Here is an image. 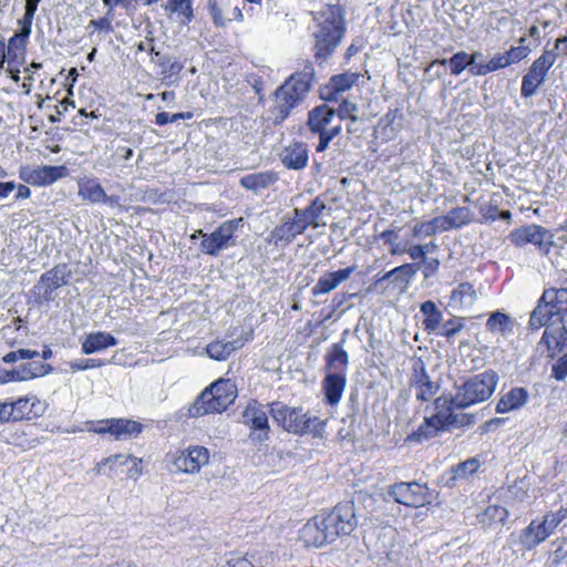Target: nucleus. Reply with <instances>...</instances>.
<instances>
[{
    "label": "nucleus",
    "mask_w": 567,
    "mask_h": 567,
    "mask_svg": "<svg viewBox=\"0 0 567 567\" xmlns=\"http://www.w3.org/2000/svg\"><path fill=\"white\" fill-rule=\"evenodd\" d=\"M69 364H70L71 370L74 372V371H80V370L99 368V367L104 365V362L100 359H78V360L71 361Z\"/></svg>",
    "instance_id": "51"
},
{
    "label": "nucleus",
    "mask_w": 567,
    "mask_h": 567,
    "mask_svg": "<svg viewBox=\"0 0 567 567\" xmlns=\"http://www.w3.org/2000/svg\"><path fill=\"white\" fill-rule=\"evenodd\" d=\"M209 452L204 446H189L174 458L177 471L188 474L198 473L200 467L208 464Z\"/></svg>",
    "instance_id": "15"
},
{
    "label": "nucleus",
    "mask_w": 567,
    "mask_h": 567,
    "mask_svg": "<svg viewBox=\"0 0 567 567\" xmlns=\"http://www.w3.org/2000/svg\"><path fill=\"white\" fill-rule=\"evenodd\" d=\"M269 405L265 406L256 401L249 403L243 412V422L251 430L250 436L265 442L269 439L268 422Z\"/></svg>",
    "instance_id": "11"
},
{
    "label": "nucleus",
    "mask_w": 567,
    "mask_h": 567,
    "mask_svg": "<svg viewBox=\"0 0 567 567\" xmlns=\"http://www.w3.org/2000/svg\"><path fill=\"white\" fill-rule=\"evenodd\" d=\"M542 296L543 301H547L550 305L553 303V301H567V288L546 289Z\"/></svg>",
    "instance_id": "54"
},
{
    "label": "nucleus",
    "mask_w": 567,
    "mask_h": 567,
    "mask_svg": "<svg viewBox=\"0 0 567 567\" xmlns=\"http://www.w3.org/2000/svg\"><path fill=\"white\" fill-rule=\"evenodd\" d=\"M68 284L66 266L59 265L45 271L40 277V285L43 287V299L51 301L54 299L53 292Z\"/></svg>",
    "instance_id": "21"
},
{
    "label": "nucleus",
    "mask_w": 567,
    "mask_h": 567,
    "mask_svg": "<svg viewBox=\"0 0 567 567\" xmlns=\"http://www.w3.org/2000/svg\"><path fill=\"white\" fill-rule=\"evenodd\" d=\"M545 518L549 520L548 525H553L556 529L567 518V507H560L557 512L545 515Z\"/></svg>",
    "instance_id": "63"
},
{
    "label": "nucleus",
    "mask_w": 567,
    "mask_h": 567,
    "mask_svg": "<svg viewBox=\"0 0 567 567\" xmlns=\"http://www.w3.org/2000/svg\"><path fill=\"white\" fill-rule=\"evenodd\" d=\"M355 506L351 501L337 504L328 514L316 516L302 528L307 546L321 547L338 537L351 535L357 528Z\"/></svg>",
    "instance_id": "1"
},
{
    "label": "nucleus",
    "mask_w": 567,
    "mask_h": 567,
    "mask_svg": "<svg viewBox=\"0 0 567 567\" xmlns=\"http://www.w3.org/2000/svg\"><path fill=\"white\" fill-rule=\"evenodd\" d=\"M357 110L358 109L354 103L349 102V101H343L339 105V110L336 112H337V116L340 118V122L343 118H350L352 122H357L358 121V116L355 115Z\"/></svg>",
    "instance_id": "50"
},
{
    "label": "nucleus",
    "mask_w": 567,
    "mask_h": 567,
    "mask_svg": "<svg viewBox=\"0 0 567 567\" xmlns=\"http://www.w3.org/2000/svg\"><path fill=\"white\" fill-rule=\"evenodd\" d=\"M40 402L37 401V399H33L31 402V399L29 398H19L16 401L9 402L10 412L13 417V422L21 421L23 419H31V414L33 416L39 415V411L37 409V405H39Z\"/></svg>",
    "instance_id": "32"
},
{
    "label": "nucleus",
    "mask_w": 567,
    "mask_h": 567,
    "mask_svg": "<svg viewBox=\"0 0 567 567\" xmlns=\"http://www.w3.org/2000/svg\"><path fill=\"white\" fill-rule=\"evenodd\" d=\"M349 330L342 333L341 342L333 343L326 354V369L329 371L344 373L346 368L349 364V355L342 348V343L346 342Z\"/></svg>",
    "instance_id": "23"
},
{
    "label": "nucleus",
    "mask_w": 567,
    "mask_h": 567,
    "mask_svg": "<svg viewBox=\"0 0 567 567\" xmlns=\"http://www.w3.org/2000/svg\"><path fill=\"white\" fill-rule=\"evenodd\" d=\"M477 299L478 295L473 285L462 282L451 292L449 307L453 311L471 313Z\"/></svg>",
    "instance_id": "16"
},
{
    "label": "nucleus",
    "mask_w": 567,
    "mask_h": 567,
    "mask_svg": "<svg viewBox=\"0 0 567 567\" xmlns=\"http://www.w3.org/2000/svg\"><path fill=\"white\" fill-rule=\"evenodd\" d=\"M551 375L558 381H563L567 377V353L553 365Z\"/></svg>",
    "instance_id": "55"
},
{
    "label": "nucleus",
    "mask_w": 567,
    "mask_h": 567,
    "mask_svg": "<svg viewBox=\"0 0 567 567\" xmlns=\"http://www.w3.org/2000/svg\"><path fill=\"white\" fill-rule=\"evenodd\" d=\"M313 51L317 59H327L340 44L346 24L341 8L338 6H326L313 14Z\"/></svg>",
    "instance_id": "2"
},
{
    "label": "nucleus",
    "mask_w": 567,
    "mask_h": 567,
    "mask_svg": "<svg viewBox=\"0 0 567 567\" xmlns=\"http://www.w3.org/2000/svg\"><path fill=\"white\" fill-rule=\"evenodd\" d=\"M357 266H349L336 271L323 274L312 287L311 293L313 297L327 295L338 288L342 282L347 281L355 271Z\"/></svg>",
    "instance_id": "17"
},
{
    "label": "nucleus",
    "mask_w": 567,
    "mask_h": 567,
    "mask_svg": "<svg viewBox=\"0 0 567 567\" xmlns=\"http://www.w3.org/2000/svg\"><path fill=\"white\" fill-rule=\"evenodd\" d=\"M117 344V340L107 332L97 331L89 333L82 341V352L91 354Z\"/></svg>",
    "instance_id": "28"
},
{
    "label": "nucleus",
    "mask_w": 567,
    "mask_h": 567,
    "mask_svg": "<svg viewBox=\"0 0 567 567\" xmlns=\"http://www.w3.org/2000/svg\"><path fill=\"white\" fill-rule=\"evenodd\" d=\"M449 65L453 75H460L464 70L470 71L468 53L465 51H458L454 53L450 59H437L434 60L427 68V71L436 66Z\"/></svg>",
    "instance_id": "33"
},
{
    "label": "nucleus",
    "mask_w": 567,
    "mask_h": 567,
    "mask_svg": "<svg viewBox=\"0 0 567 567\" xmlns=\"http://www.w3.org/2000/svg\"><path fill=\"white\" fill-rule=\"evenodd\" d=\"M509 238L511 241L516 246L533 244L546 254L549 251L553 245V235L549 233V230L535 224L520 227L512 231Z\"/></svg>",
    "instance_id": "12"
},
{
    "label": "nucleus",
    "mask_w": 567,
    "mask_h": 567,
    "mask_svg": "<svg viewBox=\"0 0 567 567\" xmlns=\"http://www.w3.org/2000/svg\"><path fill=\"white\" fill-rule=\"evenodd\" d=\"M508 516L505 507L498 505L487 506L481 514L477 515L478 523L485 527L503 524Z\"/></svg>",
    "instance_id": "38"
},
{
    "label": "nucleus",
    "mask_w": 567,
    "mask_h": 567,
    "mask_svg": "<svg viewBox=\"0 0 567 567\" xmlns=\"http://www.w3.org/2000/svg\"><path fill=\"white\" fill-rule=\"evenodd\" d=\"M437 221H439V218H435L434 220H432L430 223H422V224L415 225V227L413 228L414 236H421V235L432 236V235H434V233H435L434 223H437Z\"/></svg>",
    "instance_id": "62"
},
{
    "label": "nucleus",
    "mask_w": 567,
    "mask_h": 567,
    "mask_svg": "<svg viewBox=\"0 0 567 567\" xmlns=\"http://www.w3.org/2000/svg\"><path fill=\"white\" fill-rule=\"evenodd\" d=\"M480 467V462L472 457L464 462L458 463L456 466L451 468L452 481L464 480L470 475L474 474Z\"/></svg>",
    "instance_id": "43"
},
{
    "label": "nucleus",
    "mask_w": 567,
    "mask_h": 567,
    "mask_svg": "<svg viewBox=\"0 0 567 567\" xmlns=\"http://www.w3.org/2000/svg\"><path fill=\"white\" fill-rule=\"evenodd\" d=\"M10 381H23L21 377V365L12 370H0V384L8 383Z\"/></svg>",
    "instance_id": "61"
},
{
    "label": "nucleus",
    "mask_w": 567,
    "mask_h": 567,
    "mask_svg": "<svg viewBox=\"0 0 567 567\" xmlns=\"http://www.w3.org/2000/svg\"><path fill=\"white\" fill-rule=\"evenodd\" d=\"M326 209V204L320 198H315L311 204L305 208H295L293 217L301 224L305 225V228L313 227L318 228L320 226L319 219L322 215V212Z\"/></svg>",
    "instance_id": "24"
},
{
    "label": "nucleus",
    "mask_w": 567,
    "mask_h": 567,
    "mask_svg": "<svg viewBox=\"0 0 567 567\" xmlns=\"http://www.w3.org/2000/svg\"><path fill=\"white\" fill-rule=\"evenodd\" d=\"M277 179V175L272 172H259L241 177L240 185L246 189L258 193L272 185Z\"/></svg>",
    "instance_id": "31"
},
{
    "label": "nucleus",
    "mask_w": 567,
    "mask_h": 567,
    "mask_svg": "<svg viewBox=\"0 0 567 567\" xmlns=\"http://www.w3.org/2000/svg\"><path fill=\"white\" fill-rule=\"evenodd\" d=\"M193 117L192 112H181L175 114H168L166 112H161L156 114L155 123L159 126L166 125L168 123H175L179 120H189Z\"/></svg>",
    "instance_id": "49"
},
{
    "label": "nucleus",
    "mask_w": 567,
    "mask_h": 567,
    "mask_svg": "<svg viewBox=\"0 0 567 567\" xmlns=\"http://www.w3.org/2000/svg\"><path fill=\"white\" fill-rule=\"evenodd\" d=\"M125 466H127V476L128 477H133V478H136L141 475L142 473V466H141V463H142V460L140 458H136L132 455H127L125 461Z\"/></svg>",
    "instance_id": "56"
},
{
    "label": "nucleus",
    "mask_w": 567,
    "mask_h": 567,
    "mask_svg": "<svg viewBox=\"0 0 567 567\" xmlns=\"http://www.w3.org/2000/svg\"><path fill=\"white\" fill-rule=\"evenodd\" d=\"M417 270V266L413 264H404L379 277L375 284H381L389 280L396 287H408Z\"/></svg>",
    "instance_id": "27"
},
{
    "label": "nucleus",
    "mask_w": 567,
    "mask_h": 567,
    "mask_svg": "<svg viewBox=\"0 0 567 567\" xmlns=\"http://www.w3.org/2000/svg\"><path fill=\"white\" fill-rule=\"evenodd\" d=\"M411 386L421 401H430L439 391V384L432 381L422 358H415L412 364Z\"/></svg>",
    "instance_id": "13"
},
{
    "label": "nucleus",
    "mask_w": 567,
    "mask_h": 567,
    "mask_svg": "<svg viewBox=\"0 0 567 567\" xmlns=\"http://www.w3.org/2000/svg\"><path fill=\"white\" fill-rule=\"evenodd\" d=\"M422 264H423L422 272H423V276L425 279L434 276L437 272L439 267H440V260L437 258L425 257L424 260L422 261Z\"/></svg>",
    "instance_id": "60"
},
{
    "label": "nucleus",
    "mask_w": 567,
    "mask_h": 567,
    "mask_svg": "<svg viewBox=\"0 0 567 567\" xmlns=\"http://www.w3.org/2000/svg\"><path fill=\"white\" fill-rule=\"evenodd\" d=\"M78 195L90 204H100L104 198V188L96 178L82 177L78 181Z\"/></svg>",
    "instance_id": "29"
},
{
    "label": "nucleus",
    "mask_w": 567,
    "mask_h": 567,
    "mask_svg": "<svg viewBox=\"0 0 567 567\" xmlns=\"http://www.w3.org/2000/svg\"><path fill=\"white\" fill-rule=\"evenodd\" d=\"M315 70L311 63H306L303 69L291 74L284 84L275 91L274 106L270 109L274 124L282 123L293 107L300 104L311 87Z\"/></svg>",
    "instance_id": "3"
},
{
    "label": "nucleus",
    "mask_w": 567,
    "mask_h": 567,
    "mask_svg": "<svg viewBox=\"0 0 567 567\" xmlns=\"http://www.w3.org/2000/svg\"><path fill=\"white\" fill-rule=\"evenodd\" d=\"M528 400V392L524 388H513L504 394L496 405L497 413H507L522 408Z\"/></svg>",
    "instance_id": "30"
},
{
    "label": "nucleus",
    "mask_w": 567,
    "mask_h": 567,
    "mask_svg": "<svg viewBox=\"0 0 567 567\" xmlns=\"http://www.w3.org/2000/svg\"><path fill=\"white\" fill-rule=\"evenodd\" d=\"M420 311L425 316L423 320L424 330L429 333H436L442 324L443 315L441 310L433 301L426 300L421 303Z\"/></svg>",
    "instance_id": "34"
},
{
    "label": "nucleus",
    "mask_w": 567,
    "mask_h": 567,
    "mask_svg": "<svg viewBox=\"0 0 567 567\" xmlns=\"http://www.w3.org/2000/svg\"><path fill=\"white\" fill-rule=\"evenodd\" d=\"M470 60V73L475 76H483L481 72H477V69L481 66H486L485 56L481 51H474L472 54H468Z\"/></svg>",
    "instance_id": "52"
},
{
    "label": "nucleus",
    "mask_w": 567,
    "mask_h": 567,
    "mask_svg": "<svg viewBox=\"0 0 567 567\" xmlns=\"http://www.w3.org/2000/svg\"><path fill=\"white\" fill-rule=\"evenodd\" d=\"M237 388L229 379H219L206 388L189 408V414L198 417L225 411L236 399Z\"/></svg>",
    "instance_id": "6"
},
{
    "label": "nucleus",
    "mask_w": 567,
    "mask_h": 567,
    "mask_svg": "<svg viewBox=\"0 0 567 567\" xmlns=\"http://www.w3.org/2000/svg\"><path fill=\"white\" fill-rule=\"evenodd\" d=\"M515 323L514 318L501 310H497L489 315L485 323V329L492 334L507 337L514 332Z\"/></svg>",
    "instance_id": "25"
},
{
    "label": "nucleus",
    "mask_w": 567,
    "mask_h": 567,
    "mask_svg": "<svg viewBox=\"0 0 567 567\" xmlns=\"http://www.w3.org/2000/svg\"><path fill=\"white\" fill-rule=\"evenodd\" d=\"M358 79V73H343L334 75L331 78L329 86L334 93L344 92L349 90Z\"/></svg>",
    "instance_id": "45"
},
{
    "label": "nucleus",
    "mask_w": 567,
    "mask_h": 567,
    "mask_svg": "<svg viewBox=\"0 0 567 567\" xmlns=\"http://www.w3.org/2000/svg\"><path fill=\"white\" fill-rule=\"evenodd\" d=\"M346 375L341 372H330L323 380V390L326 393L327 402L330 405L337 404L346 388Z\"/></svg>",
    "instance_id": "26"
},
{
    "label": "nucleus",
    "mask_w": 567,
    "mask_h": 567,
    "mask_svg": "<svg viewBox=\"0 0 567 567\" xmlns=\"http://www.w3.org/2000/svg\"><path fill=\"white\" fill-rule=\"evenodd\" d=\"M280 159L288 169H303L309 159L307 145L300 142L289 144L280 153Z\"/></svg>",
    "instance_id": "22"
},
{
    "label": "nucleus",
    "mask_w": 567,
    "mask_h": 567,
    "mask_svg": "<svg viewBox=\"0 0 567 567\" xmlns=\"http://www.w3.org/2000/svg\"><path fill=\"white\" fill-rule=\"evenodd\" d=\"M558 53L545 50L530 65L528 72L523 76L520 93L523 97H530L537 89L546 81L549 69L554 65Z\"/></svg>",
    "instance_id": "10"
},
{
    "label": "nucleus",
    "mask_w": 567,
    "mask_h": 567,
    "mask_svg": "<svg viewBox=\"0 0 567 567\" xmlns=\"http://www.w3.org/2000/svg\"><path fill=\"white\" fill-rule=\"evenodd\" d=\"M464 317L450 319L441 324L436 334L445 337L449 343H453L455 337L464 329Z\"/></svg>",
    "instance_id": "41"
},
{
    "label": "nucleus",
    "mask_w": 567,
    "mask_h": 567,
    "mask_svg": "<svg viewBox=\"0 0 567 567\" xmlns=\"http://www.w3.org/2000/svg\"><path fill=\"white\" fill-rule=\"evenodd\" d=\"M388 494L394 502L408 507H421L431 504L437 494L431 491L426 485L419 482H400L390 485Z\"/></svg>",
    "instance_id": "9"
},
{
    "label": "nucleus",
    "mask_w": 567,
    "mask_h": 567,
    "mask_svg": "<svg viewBox=\"0 0 567 567\" xmlns=\"http://www.w3.org/2000/svg\"><path fill=\"white\" fill-rule=\"evenodd\" d=\"M50 364H44L40 361L28 362L21 364V377L23 381H28L34 378L44 377L52 371Z\"/></svg>",
    "instance_id": "42"
},
{
    "label": "nucleus",
    "mask_w": 567,
    "mask_h": 567,
    "mask_svg": "<svg viewBox=\"0 0 567 567\" xmlns=\"http://www.w3.org/2000/svg\"><path fill=\"white\" fill-rule=\"evenodd\" d=\"M269 412L275 422L285 431L293 434H320L324 423L316 415L305 412L302 408H291L280 402L269 404Z\"/></svg>",
    "instance_id": "7"
},
{
    "label": "nucleus",
    "mask_w": 567,
    "mask_h": 567,
    "mask_svg": "<svg viewBox=\"0 0 567 567\" xmlns=\"http://www.w3.org/2000/svg\"><path fill=\"white\" fill-rule=\"evenodd\" d=\"M398 234L391 229H386L380 234V238L390 246V254L393 256L405 254V246L398 241Z\"/></svg>",
    "instance_id": "46"
},
{
    "label": "nucleus",
    "mask_w": 567,
    "mask_h": 567,
    "mask_svg": "<svg viewBox=\"0 0 567 567\" xmlns=\"http://www.w3.org/2000/svg\"><path fill=\"white\" fill-rule=\"evenodd\" d=\"M508 65V59L506 58L505 53L496 54L486 63V66H481V69H477V72H481V74L486 75L488 73L506 68Z\"/></svg>",
    "instance_id": "48"
},
{
    "label": "nucleus",
    "mask_w": 567,
    "mask_h": 567,
    "mask_svg": "<svg viewBox=\"0 0 567 567\" xmlns=\"http://www.w3.org/2000/svg\"><path fill=\"white\" fill-rule=\"evenodd\" d=\"M241 220V218L236 220V224ZM235 228V221H226L218 226L210 235H204V239L200 243L202 251L216 256L220 250L229 246Z\"/></svg>",
    "instance_id": "14"
},
{
    "label": "nucleus",
    "mask_w": 567,
    "mask_h": 567,
    "mask_svg": "<svg viewBox=\"0 0 567 567\" xmlns=\"http://www.w3.org/2000/svg\"><path fill=\"white\" fill-rule=\"evenodd\" d=\"M69 169L64 165L60 166H41L28 173H21V178L27 183L44 186L51 185L60 178L66 177Z\"/></svg>",
    "instance_id": "18"
},
{
    "label": "nucleus",
    "mask_w": 567,
    "mask_h": 567,
    "mask_svg": "<svg viewBox=\"0 0 567 567\" xmlns=\"http://www.w3.org/2000/svg\"><path fill=\"white\" fill-rule=\"evenodd\" d=\"M243 347V343L239 340L236 341H215L206 347V352L209 358L217 360V361H224L226 360L231 352Z\"/></svg>",
    "instance_id": "37"
},
{
    "label": "nucleus",
    "mask_w": 567,
    "mask_h": 567,
    "mask_svg": "<svg viewBox=\"0 0 567 567\" xmlns=\"http://www.w3.org/2000/svg\"><path fill=\"white\" fill-rule=\"evenodd\" d=\"M307 125L311 133L319 135L317 152L326 151L329 143L340 134L342 128L336 110L327 104L316 106L309 112Z\"/></svg>",
    "instance_id": "8"
},
{
    "label": "nucleus",
    "mask_w": 567,
    "mask_h": 567,
    "mask_svg": "<svg viewBox=\"0 0 567 567\" xmlns=\"http://www.w3.org/2000/svg\"><path fill=\"white\" fill-rule=\"evenodd\" d=\"M107 426V430L112 435H114L116 439H123L131 435H137L142 431V424L132 421V420H125V419H116L111 420Z\"/></svg>",
    "instance_id": "35"
},
{
    "label": "nucleus",
    "mask_w": 567,
    "mask_h": 567,
    "mask_svg": "<svg viewBox=\"0 0 567 567\" xmlns=\"http://www.w3.org/2000/svg\"><path fill=\"white\" fill-rule=\"evenodd\" d=\"M559 324L567 326V301H553L550 305Z\"/></svg>",
    "instance_id": "57"
},
{
    "label": "nucleus",
    "mask_w": 567,
    "mask_h": 567,
    "mask_svg": "<svg viewBox=\"0 0 567 567\" xmlns=\"http://www.w3.org/2000/svg\"><path fill=\"white\" fill-rule=\"evenodd\" d=\"M526 38L522 37L519 39V45L518 47H512L508 51L505 52L506 58L508 59L509 65L516 62H519L520 60L528 56L530 53V49L525 45Z\"/></svg>",
    "instance_id": "47"
},
{
    "label": "nucleus",
    "mask_w": 567,
    "mask_h": 567,
    "mask_svg": "<svg viewBox=\"0 0 567 567\" xmlns=\"http://www.w3.org/2000/svg\"><path fill=\"white\" fill-rule=\"evenodd\" d=\"M152 61L159 68L162 79L177 76L183 70V64L167 54L156 53V59H152Z\"/></svg>",
    "instance_id": "39"
},
{
    "label": "nucleus",
    "mask_w": 567,
    "mask_h": 567,
    "mask_svg": "<svg viewBox=\"0 0 567 567\" xmlns=\"http://www.w3.org/2000/svg\"><path fill=\"white\" fill-rule=\"evenodd\" d=\"M208 8L213 18V21L216 25H225L227 19L223 17V10L217 6L216 0H208ZM231 20V18H228V21Z\"/></svg>",
    "instance_id": "59"
},
{
    "label": "nucleus",
    "mask_w": 567,
    "mask_h": 567,
    "mask_svg": "<svg viewBox=\"0 0 567 567\" xmlns=\"http://www.w3.org/2000/svg\"><path fill=\"white\" fill-rule=\"evenodd\" d=\"M426 420L430 423V425L432 426V429L434 430L435 434H437V432L440 430L444 429L447 424H451L449 415L444 416L441 414H435L431 417H426Z\"/></svg>",
    "instance_id": "64"
},
{
    "label": "nucleus",
    "mask_w": 567,
    "mask_h": 567,
    "mask_svg": "<svg viewBox=\"0 0 567 567\" xmlns=\"http://www.w3.org/2000/svg\"><path fill=\"white\" fill-rule=\"evenodd\" d=\"M305 230L303 224L299 223L295 217L285 215L281 224L271 230L269 241H274L276 246L288 245L297 235L302 234Z\"/></svg>",
    "instance_id": "20"
},
{
    "label": "nucleus",
    "mask_w": 567,
    "mask_h": 567,
    "mask_svg": "<svg viewBox=\"0 0 567 567\" xmlns=\"http://www.w3.org/2000/svg\"><path fill=\"white\" fill-rule=\"evenodd\" d=\"M164 10L168 14L178 13L181 18L179 23L183 25H188L194 19L192 0H167Z\"/></svg>",
    "instance_id": "36"
},
{
    "label": "nucleus",
    "mask_w": 567,
    "mask_h": 567,
    "mask_svg": "<svg viewBox=\"0 0 567 567\" xmlns=\"http://www.w3.org/2000/svg\"><path fill=\"white\" fill-rule=\"evenodd\" d=\"M40 1L41 0H25L24 16L18 20L19 25L22 27V35L24 37H30L31 34L32 22Z\"/></svg>",
    "instance_id": "44"
},
{
    "label": "nucleus",
    "mask_w": 567,
    "mask_h": 567,
    "mask_svg": "<svg viewBox=\"0 0 567 567\" xmlns=\"http://www.w3.org/2000/svg\"><path fill=\"white\" fill-rule=\"evenodd\" d=\"M499 381L494 370H486L473 377L462 379L455 384V393L451 404L456 409H466L471 405L487 401L494 393Z\"/></svg>",
    "instance_id": "4"
},
{
    "label": "nucleus",
    "mask_w": 567,
    "mask_h": 567,
    "mask_svg": "<svg viewBox=\"0 0 567 567\" xmlns=\"http://www.w3.org/2000/svg\"><path fill=\"white\" fill-rule=\"evenodd\" d=\"M548 523L549 520L544 517L540 523L533 520L526 528H524L519 536L523 548L527 550L534 549L537 545L554 534L555 528L553 525H548Z\"/></svg>",
    "instance_id": "19"
},
{
    "label": "nucleus",
    "mask_w": 567,
    "mask_h": 567,
    "mask_svg": "<svg viewBox=\"0 0 567 567\" xmlns=\"http://www.w3.org/2000/svg\"><path fill=\"white\" fill-rule=\"evenodd\" d=\"M29 37L22 35V27H20V31L8 41V52H13L14 50L22 52L24 50L25 41Z\"/></svg>",
    "instance_id": "58"
},
{
    "label": "nucleus",
    "mask_w": 567,
    "mask_h": 567,
    "mask_svg": "<svg viewBox=\"0 0 567 567\" xmlns=\"http://www.w3.org/2000/svg\"><path fill=\"white\" fill-rule=\"evenodd\" d=\"M435 435L434 430L425 419L419 429L409 435V440L421 442L423 439L434 437Z\"/></svg>",
    "instance_id": "53"
},
{
    "label": "nucleus",
    "mask_w": 567,
    "mask_h": 567,
    "mask_svg": "<svg viewBox=\"0 0 567 567\" xmlns=\"http://www.w3.org/2000/svg\"><path fill=\"white\" fill-rule=\"evenodd\" d=\"M471 220V212L467 207L453 208L443 217V228H458L467 225Z\"/></svg>",
    "instance_id": "40"
},
{
    "label": "nucleus",
    "mask_w": 567,
    "mask_h": 567,
    "mask_svg": "<svg viewBox=\"0 0 567 567\" xmlns=\"http://www.w3.org/2000/svg\"><path fill=\"white\" fill-rule=\"evenodd\" d=\"M545 327V332L542 337L540 344H545L551 355L563 350V344L566 340L567 326L558 323L556 316L550 308V303L543 301V296L537 302V306L530 313L528 321L529 330H539Z\"/></svg>",
    "instance_id": "5"
}]
</instances>
